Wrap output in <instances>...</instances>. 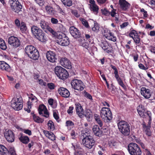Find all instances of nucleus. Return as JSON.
Returning <instances> with one entry per match:
<instances>
[{"instance_id":"f257e3e1","label":"nucleus","mask_w":155,"mask_h":155,"mask_svg":"<svg viewBox=\"0 0 155 155\" xmlns=\"http://www.w3.org/2000/svg\"><path fill=\"white\" fill-rule=\"evenodd\" d=\"M31 30L32 34L39 41L42 42L46 41V37L45 34L38 27L33 25L31 27Z\"/></svg>"},{"instance_id":"f03ea898","label":"nucleus","mask_w":155,"mask_h":155,"mask_svg":"<svg viewBox=\"0 0 155 155\" xmlns=\"http://www.w3.org/2000/svg\"><path fill=\"white\" fill-rule=\"evenodd\" d=\"M101 116L105 122L109 123L112 119L111 111L108 108H102L101 110Z\"/></svg>"},{"instance_id":"7ed1b4c3","label":"nucleus","mask_w":155,"mask_h":155,"mask_svg":"<svg viewBox=\"0 0 155 155\" xmlns=\"http://www.w3.org/2000/svg\"><path fill=\"white\" fill-rule=\"evenodd\" d=\"M54 71L57 76L61 80H64L67 78L69 76L68 72L61 66L56 67Z\"/></svg>"},{"instance_id":"20e7f679","label":"nucleus","mask_w":155,"mask_h":155,"mask_svg":"<svg viewBox=\"0 0 155 155\" xmlns=\"http://www.w3.org/2000/svg\"><path fill=\"white\" fill-rule=\"evenodd\" d=\"M117 125L120 131L124 135H128L130 133V126L126 122L121 121L118 123Z\"/></svg>"},{"instance_id":"39448f33","label":"nucleus","mask_w":155,"mask_h":155,"mask_svg":"<svg viewBox=\"0 0 155 155\" xmlns=\"http://www.w3.org/2000/svg\"><path fill=\"white\" fill-rule=\"evenodd\" d=\"M22 101V98L20 96L15 97L11 101V106L15 110H20L23 107Z\"/></svg>"},{"instance_id":"423d86ee","label":"nucleus","mask_w":155,"mask_h":155,"mask_svg":"<svg viewBox=\"0 0 155 155\" xmlns=\"http://www.w3.org/2000/svg\"><path fill=\"white\" fill-rule=\"evenodd\" d=\"M128 150L131 155H141V152L138 146L134 143H130L128 146Z\"/></svg>"},{"instance_id":"0eeeda50","label":"nucleus","mask_w":155,"mask_h":155,"mask_svg":"<svg viewBox=\"0 0 155 155\" xmlns=\"http://www.w3.org/2000/svg\"><path fill=\"white\" fill-rule=\"evenodd\" d=\"M56 38L58 39L57 42L59 45L63 46H67L69 44V38L64 33L59 32Z\"/></svg>"},{"instance_id":"6e6552de","label":"nucleus","mask_w":155,"mask_h":155,"mask_svg":"<svg viewBox=\"0 0 155 155\" xmlns=\"http://www.w3.org/2000/svg\"><path fill=\"white\" fill-rule=\"evenodd\" d=\"M85 134L82 140L83 145L89 149H91L94 145L95 141L93 137L90 135Z\"/></svg>"},{"instance_id":"1a4fd4ad","label":"nucleus","mask_w":155,"mask_h":155,"mask_svg":"<svg viewBox=\"0 0 155 155\" xmlns=\"http://www.w3.org/2000/svg\"><path fill=\"white\" fill-rule=\"evenodd\" d=\"M147 114L149 117V121L148 124L147 125L145 122H143L142 124L143 130L148 136H150L151 135V132L150 131V128L151 127V113L150 111H147Z\"/></svg>"},{"instance_id":"9d476101","label":"nucleus","mask_w":155,"mask_h":155,"mask_svg":"<svg viewBox=\"0 0 155 155\" xmlns=\"http://www.w3.org/2000/svg\"><path fill=\"white\" fill-rule=\"evenodd\" d=\"M71 84L72 88L78 91H82L84 87V85L82 81L77 79L73 80Z\"/></svg>"},{"instance_id":"9b49d317","label":"nucleus","mask_w":155,"mask_h":155,"mask_svg":"<svg viewBox=\"0 0 155 155\" xmlns=\"http://www.w3.org/2000/svg\"><path fill=\"white\" fill-rule=\"evenodd\" d=\"M8 43L11 46L14 48H17L19 47L21 44V42L18 38L14 36H11L8 39Z\"/></svg>"},{"instance_id":"f8f14e48","label":"nucleus","mask_w":155,"mask_h":155,"mask_svg":"<svg viewBox=\"0 0 155 155\" xmlns=\"http://www.w3.org/2000/svg\"><path fill=\"white\" fill-rule=\"evenodd\" d=\"M5 137L9 142H12L14 141L15 136L13 132L11 130H6L4 133Z\"/></svg>"},{"instance_id":"ddd939ff","label":"nucleus","mask_w":155,"mask_h":155,"mask_svg":"<svg viewBox=\"0 0 155 155\" xmlns=\"http://www.w3.org/2000/svg\"><path fill=\"white\" fill-rule=\"evenodd\" d=\"M140 92L141 95L146 99H148L150 98L152 94V93L150 90L145 87H142L141 88Z\"/></svg>"},{"instance_id":"4468645a","label":"nucleus","mask_w":155,"mask_h":155,"mask_svg":"<svg viewBox=\"0 0 155 155\" xmlns=\"http://www.w3.org/2000/svg\"><path fill=\"white\" fill-rule=\"evenodd\" d=\"M60 63L61 65L68 69H71L72 65L70 61L66 58H62L60 60Z\"/></svg>"},{"instance_id":"2eb2a0df","label":"nucleus","mask_w":155,"mask_h":155,"mask_svg":"<svg viewBox=\"0 0 155 155\" xmlns=\"http://www.w3.org/2000/svg\"><path fill=\"white\" fill-rule=\"evenodd\" d=\"M104 36L107 39L113 42H115L117 41L116 37L109 30H104Z\"/></svg>"},{"instance_id":"dca6fc26","label":"nucleus","mask_w":155,"mask_h":155,"mask_svg":"<svg viewBox=\"0 0 155 155\" xmlns=\"http://www.w3.org/2000/svg\"><path fill=\"white\" fill-rule=\"evenodd\" d=\"M38 111L39 114L40 115H42L44 117L48 118L49 116V114L48 110L45 107L44 104H41L39 105Z\"/></svg>"},{"instance_id":"f3484780","label":"nucleus","mask_w":155,"mask_h":155,"mask_svg":"<svg viewBox=\"0 0 155 155\" xmlns=\"http://www.w3.org/2000/svg\"><path fill=\"white\" fill-rule=\"evenodd\" d=\"M129 36L130 37L132 38L136 44L140 43V38L138 33L135 30L131 31L129 34Z\"/></svg>"},{"instance_id":"a211bd4d","label":"nucleus","mask_w":155,"mask_h":155,"mask_svg":"<svg viewBox=\"0 0 155 155\" xmlns=\"http://www.w3.org/2000/svg\"><path fill=\"white\" fill-rule=\"evenodd\" d=\"M46 57L48 61L52 63L55 62L57 60L55 53L53 51H48L46 53Z\"/></svg>"},{"instance_id":"6ab92c4d","label":"nucleus","mask_w":155,"mask_h":155,"mask_svg":"<svg viewBox=\"0 0 155 155\" xmlns=\"http://www.w3.org/2000/svg\"><path fill=\"white\" fill-rule=\"evenodd\" d=\"M119 5L120 8L124 11L126 10L130 6V4L125 0H119Z\"/></svg>"},{"instance_id":"aec40b11","label":"nucleus","mask_w":155,"mask_h":155,"mask_svg":"<svg viewBox=\"0 0 155 155\" xmlns=\"http://www.w3.org/2000/svg\"><path fill=\"white\" fill-rule=\"evenodd\" d=\"M70 32L72 36L74 38H78L80 37L81 34L78 29L74 26L70 28Z\"/></svg>"},{"instance_id":"412c9836","label":"nucleus","mask_w":155,"mask_h":155,"mask_svg":"<svg viewBox=\"0 0 155 155\" xmlns=\"http://www.w3.org/2000/svg\"><path fill=\"white\" fill-rule=\"evenodd\" d=\"M58 92L59 94L62 97L67 98L70 95V92L66 88L60 87L58 89Z\"/></svg>"},{"instance_id":"4be33fe9","label":"nucleus","mask_w":155,"mask_h":155,"mask_svg":"<svg viewBox=\"0 0 155 155\" xmlns=\"http://www.w3.org/2000/svg\"><path fill=\"white\" fill-rule=\"evenodd\" d=\"M75 108L77 114L79 117H81L84 114V111L81 104L79 103L76 104Z\"/></svg>"},{"instance_id":"5701e85b","label":"nucleus","mask_w":155,"mask_h":155,"mask_svg":"<svg viewBox=\"0 0 155 155\" xmlns=\"http://www.w3.org/2000/svg\"><path fill=\"white\" fill-rule=\"evenodd\" d=\"M137 110L139 116L142 117H144L146 113V109L144 106L141 104L139 105L137 107Z\"/></svg>"},{"instance_id":"b1692460","label":"nucleus","mask_w":155,"mask_h":155,"mask_svg":"<svg viewBox=\"0 0 155 155\" xmlns=\"http://www.w3.org/2000/svg\"><path fill=\"white\" fill-rule=\"evenodd\" d=\"M0 69L7 72H10L11 70L9 65L4 61H0Z\"/></svg>"},{"instance_id":"393cba45","label":"nucleus","mask_w":155,"mask_h":155,"mask_svg":"<svg viewBox=\"0 0 155 155\" xmlns=\"http://www.w3.org/2000/svg\"><path fill=\"white\" fill-rule=\"evenodd\" d=\"M93 131L94 134L97 136H101L102 133V131L99 128L97 125H94L93 127Z\"/></svg>"},{"instance_id":"a878e982","label":"nucleus","mask_w":155,"mask_h":155,"mask_svg":"<svg viewBox=\"0 0 155 155\" xmlns=\"http://www.w3.org/2000/svg\"><path fill=\"white\" fill-rule=\"evenodd\" d=\"M43 132L45 136L51 140L54 141L55 140V135L53 133L47 130H44Z\"/></svg>"},{"instance_id":"bb28decb","label":"nucleus","mask_w":155,"mask_h":155,"mask_svg":"<svg viewBox=\"0 0 155 155\" xmlns=\"http://www.w3.org/2000/svg\"><path fill=\"white\" fill-rule=\"evenodd\" d=\"M101 46L104 50H106V52L109 53L110 51L109 50H107L109 46L108 43L106 41H103L101 44Z\"/></svg>"},{"instance_id":"cd10ccee","label":"nucleus","mask_w":155,"mask_h":155,"mask_svg":"<svg viewBox=\"0 0 155 155\" xmlns=\"http://www.w3.org/2000/svg\"><path fill=\"white\" fill-rule=\"evenodd\" d=\"M39 57V52L37 49H36L32 53L31 55H30L29 57L31 59L36 60L38 59Z\"/></svg>"},{"instance_id":"c85d7f7f","label":"nucleus","mask_w":155,"mask_h":155,"mask_svg":"<svg viewBox=\"0 0 155 155\" xmlns=\"http://www.w3.org/2000/svg\"><path fill=\"white\" fill-rule=\"evenodd\" d=\"M19 139L20 141L24 144L28 143L29 141V139L27 136L21 135Z\"/></svg>"},{"instance_id":"c756f323","label":"nucleus","mask_w":155,"mask_h":155,"mask_svg":"<svg viewBox=\"0 0 155 155\" xmlns=\"http://www.w3.org/2000/svg\"><path fill=\"white\" fill-rule=\"evenodd\" d=\"M22 8V6L19 2L12 8V10L15 12L18 13L20 12L21 11Z\"/></svg>"},{"instance_id":"7c9ffc66","label":"nucleus","mask_w":155,"mask_h":155,"mask_svg":"<svg viewBox=\"0 0 155 155\" xmlns=\"http://www.w3.org/2000/svg\"><path fill=\"white\" fill-rule=\"evenodd\" d=\"M33 118L34 121L38 123H41L44 121L43 119L40 118L39 116L35 114L33 115Z\"/></svg>"},{"instance_id":"2f4dec72","label":"nucleus","mask_w":155,"mask_h":155,"mask_svg":"<svg viewBox=\"0 0 155 155\" xmlns=\"http://www.w3.org/2000/svg\"><path fill=\"white\" fill-rule=\"evenodd\" d=\"M39 24L41 28L45 30H46L47 27L49 26L48 23L44 20L41 21Z\"/></svg>"},{"instance_id":"473e14b6","label":"nucleus","mask_w":155,"mask_h":155,"mask_svg":"<svg viewBox=\"0 0 155 155\" xmlns=\"http://www.w3.org/2000/svg\"><path fill=\"white\" fill-rule=\"evenodd\" d=\"M79 41L80 44L82 46L85 48L88 49L89 48V45L87 42H85L84 39H81Z\"/></svg>"},{"instance_id":"72a5a7b5","label":"nucleus","mask_w":155,"mask_h":155,"mask_svg":"<svg viewBox=\"0 0 155 155\" xmlns=\"http://www.w3.org/2000/svg\"><path fill=\"white\" fill-rule=\"evenodd\" d=\"M45 10L49 14L52 15L54 13V8L50 6L47 5L46 6Z\"/></svg>"},{"instance_id":"f704fd0d","label":"nucleus","mask_w":155,"mask_h":155,"mask_svg":"<svg viewBox=\"0 0 155 155\" xmlns=\"http://www.w3.org/2000/svg\"><path fill=\"white\" fill-rule=\"evenodd\" d=\"M48 128L49 130H54L55 129V126L53 122L51 120H49L47 123Z\"/></svg>"},{"instance_id":"c9c22d12","label":"nucleus","mask_w":155,"mask_h":155,"mask_svg":"<svg viewBox=\"0 0 155 155\" xmlns=\"http://www.w3.org/2000/svg\"><path fill=\"white\" fill-rule=\"evenodd\" d=\"M7 152L9 153L11 155H17L14 148L12 146L8 147Z\"/></svg>"},{"instance_id":"e433bc0d","label":"nucleus","mask_w":155,"mask_h":155,"mask_svg":"<svg viewBox=\"0 0 155 155\" xmlns=\"http://www.w3.org/2000/svg\"><path fill=\"white\" fill-rule=\"evenodd\" d=\"M7 48L5 41L2 38L0 39V48L3 50H5Z\"/></svg>"},{"instance_id":"4c0bfd02","label":"nucleus","mask_w":155,"mask_h":155,"mask_svg":"<svg viewBox=\"0 0 155 155\" xmlns=\"http://www.w3.org/2000/svg\"><path fill=\"white\" fill-rule=\"evenodd\" d=\"M90 7L91 10L94 13L97 14L98 13L99 8L96 5H90Z\"/></svg>"},{"instance_id":"58836bf2","label":"nucleus","mask_w":155,"mask_h":155,"mask_svg":"<svg viewBox=\"0 0 155 155\" xmlns=\"http://www.w3.org/2000/svg\"><path fill=\"white\" fill-rule=\"evenodd\" d=\"M74 125V123L71 120H67L66 122L65 126L68 129H71V128H73Z\"/></svg>"},{"instance_id":"ea45409f","label":"nucleus","mask_w":155,"mask_h":155,"mask_svg":"<svg viewBox=\"0 0 155 155\" xmlns=\"http://www.w3.org/2000/svg\"><path fill=\"white\" fill-rule=\"evenodd\" d=\"M19 3L18 0H9V3L12 9Z\"/></svg>"},{"instance_id":"a19ab883","label":"nucleus","mask_w":155,"mask_h":155,"mask_svg":"<svg viewBox=\"0 0 155 155\" xmlns=\"http://www.w3.org/2000/svg\"><path fill=\"white\" fill-rule=\"evenodd\" d=\"M20 28L21 31L22 33L25 32L27 30V28L26 24L23 22H22L21 23Z\"/></svg>"},{"instance_id":"79ce46f5","label":"nucleus","mask_w":155,"mask_h":155,"mask_svg":"<svg viewBox=\"0 0 155 155\" xmlns=\"http://www.w3.org/2000/svg\"><path fill=\"white\" fill-rule=\"evenodd\" d=\"M61 1L65 5L68 7L71 6L72 4L71 0H61Z\"/></svg>"},{"instance_id":"37998d69","label":"nucleus","mask_w":155,"mask_h":155,"mask_svg":"<svg viewBox=\"0 0 155 155\" xmlns=\"http://www.w3.org/2000/svg\"><path fill=\"white\" fill-rule=\"evenodd\" d=\"M46 30H48L49 32L52 34L54 36H55L56 38L57 37V35L59 32H56L53 29L49 26Z\"/></svg>"},{"instance_id":"c03bdc74","label":"nucleus","mask_w":155,"mask_h":155,"mask_svg":"<svg viewBox=\"0 0 155 155\" xmlns=\"http://www.w3.org/2000/svg\"><path fill=\"white\" fill-rule=\"evenodd\" d=\"M8 151V149L5 146L0 145V151L3 154H6Z\"/></svg>"},{"instance_id":"a18cd8bd","label":"nucleus","mask_w":155,"mask_h":155,"mask_svg":"<svg viewBox=\"0 0 155 155\" xmlns=\"http://www.w3.org/2000/svg\"><path fill=\"white\" fill-rule=\"evenodd\" d=\"M33 49H35V47L33 46L30 45L27 46L25 49L26 53L27 54L32 50Z\"/></svg>"},{"instance_id":"49530a36","label":"nucleus","mask_w":155,"mask_h":155,"mask_svg":"<svg viewBox=\"0 0 155 155\" xmlns=\"http://www.w3.org/2000/svg\"><path fill=\"white\" fill-rule=\"evenodd\" d=\"M117 144V142L114 140H110L108 141V145L111 148H114L116 147Z\"/></svg>"},{"instance_id":"de8ad7c7","label":"nucleus","mask_w":155,"mask_h":155,"mask_svg":"<svg viewBox=\"0 0 155 155\" xmlns=\"http://www.w3.org/2000/svg\"><path fill=\"white\" fill-rule=\"evenodd\" d=\"M31 103V102L28 100L27 103L28 107L27 108H25V111H27L28 113L31 112V110L30 109L31 107V105L32 104Z\"/></svg>"},{"instance_id":"09e8293b","label":"nucleus","mask_w":155,"mask_h":155,"mask_svg":"<svg viewBox=\"0 0 155 155\" xmlns=\"http://www.w3.org/2000/svg\"><path fill=\"white\" fill-rule=\"evenodd\" d=\"M29 101L31 102H36L37 101V98L32 94H31L28 97Z\"/></svg>"},{"instance_id":"8fccbe9b","label":"nucleus","mask_w":155,"mask_h":155,"mask_svg":"<svg viewBox=\"0 0 155 155\" xmlns=\"http://www.w3.org/2000/svg\"><path fill=\"white\" fill-rule=\"evenodd\" d=\"M99 25L98 24L94 23V26L92 28V29L93 31L97 32L99 31Z\"/></svg>"},{"instance_id":"3c124183","label":"nucleus","mask_w":155,"mask_h":155,"mask_svg":"<svg viewBox=\"0 0 155 155\" xmlns=\"http://www.w3.org/2000/svg\"><path fill=\"white\" fill-rule=\"evenodd\" d=\"M117 80L119 84L124 89H126V86L124 84L120 78L117 79Z\"/></svg>"},{"instance_id":"603ef678","label":"nucleus","mask_w":155,"mask_h":155,"mask_svg":"<svg viewBox=\"0 0 155 155\" xmlns=\"http://www.w3.org/2000/svg\"><path fill=\"white\" fill-rule=\"evenodd\" d=\"M139 68L143 70H146L148 69V67L146 65V66H144L143 64H140L138 65Z\"/></svg>"},{"instance_id":"864d4df0","label":"nucleus","mask_w":155,"mask_h":155,"mask_svg":"<svg viewBox=\"0 0 155 155\" xmlns=\"http://www.w3.org/2000/svg\"><path fill=\"white\" fill-rule=\"evenodd\" d=\"M83 151L82 149H81L75 151L74 155H83Z\"/></svg>"},{"instance_id":"5fc2aeb1","label":"nucleus","mask_w":155,"mask_h":155,"mask_svg":"<svg viewBox=\"0 0 155 155\" xmlns=\"http://www.w3.org/2000/svg\"><path fill=\"white\" fill-rule=\"evenodd\" d=\"M82 24L84 25L86 27H88L89 25L87 22L84 19H82V18L80 19Z\"/></svg>"},{"instance_id":"6e6d98bb","label":"nucleus","mask_w":155,"mask_h":155,"mask_svg":"<svg viewBox=\"0 0 155 155\" xmlns=\"http://www.w3.org/2000/svg\"><path fill=\"white\" fill-rule=\"evenodd\" d=\"M75 131L74 130H72L71 132V136L72 137V138L73 139H75L76 137V136L77 134Z\"/></svg>"},{"instance_id":"4d7b16f0","label":"nucleus","mask_w":155,"mask_h":155,"mask_svg":"<svg viewBox=\"0 0 155 155\" xmlns=\"http://www.w3.org/2000/svg\"><path fill=\"white\" fill-rule=\"evenodd\" d=\"M23 131L24 133L29 136L31 135L32 134L31 130L28 129H24Z\"/></svg>"},{"instance_id":"13d9d810","label":"nucleus","mask_w":155,"mask_h":155,"mask_svg":"<svg viewBox=\"0 0 155 155\" xmlns=\"http://www.w3.org/2000/svg\"><path fill=\"white\" fill-rule=\"evenodd\" d=\"M15 24L16 26L18 28H20V25H21L20 22L18 19H16L15 21Z\"/></svg>"},{"instance_id":"bf43d9fd","label":"nucleus","mask_w":155,"mask_h":155,"mask_svg":"<svg viewBox=\"0 0 155 155\" xmlns=\"http://www.w3.org/2000/svg\"><path fill=\"white\" fill-rule=\"evenodd\" d=\"M57 9L60 14L62 15H64L65 14L63 10L60 8L59 6H57Z\"/></svg>"},{"instance_id":"052dcab7","label":"nucleus","mask_w":155,"mask_h":155,"mask_svg":"<svg viewBox=\"0 0 155 155\" xmlns=\"http://www.w3.org/2000/svg\"><path fill=\"white\" fill-rule=\"evenodd\" d=\"M53 115L55 119L57 121H59V117L58 116V114L55 112H53Z\"/></svg>"},{"instance_id":"680f3d73","label":"nucleus","mask_w":155,"mask_h":155,"mask_svg":"<svg viewBox=\"0 0 155 155\" xmlns=\"http://www.w3.org/2000/svg\"><path fill=\"white\" fill-rule=\"evenodd\" d=\"M51 21L53 24H57L58 22V19L54 18H51Z\"/></svg>"},{"instance_id":"e2e57ef3","label":"nucleus","mask_w":155,"mask_h":155,"mask_svg":"<svg viewBox=\"0 0 155 155\" xmlns=\"http://www.w3.org/2000/svg\"><path fill=\"white\" fill-rule=\"evenodd\" d=\"M116 10L115 9H113L110 12V14L112 17H115V15L116 14Z\"/></svg>"},{"instance_id":"0e129e2a","label":"nucleus","mask_w":155,"mask_h":155,"mask_svg":"<svg viewBox=\"0 0 155 155\" xmlns=\"http://www.w3.org/2000/svg\"><path fill=\"white\" fill-rule=\"evenodd\" d=\"M36 2L40 5L42 6L44 4L43 0H35Z\"/></svg>"},{"instance_id":"69168bd1","label":"nucleus","mask_w":155,"mask_h":155,"mask_svg":"<svg viewBox=\"0 0 155 155\" xmlns=\"http://www.w3.org/2000/svg\"><path fill=\"white\" fill-rule=\"evenodd\" d=\"M140 11L141 12H143V16L144 17H147V12L144 9L142 8L140 10Z\"/></svg>"},{"instance_id":"338daca9","label":"nucleus","mask_w":155,"mask_h":155,"mask_svg":"<svg viewBox=\"0 0 155 155\" xmlns=\"http://www.w3.org/2000/svg\"><path fill=\"white\" fill-rule=\"evenodd\" d=\"M48 87L51 89H53L54 88V86L53 84L52 83H49L48 84Z\"/></svg>"},{"instance_id":"774afa93","label":"nucleus","mask_w":155,"mask_h":155,"mask_svg":"<svg viewBox=\"0 0 155 155\" xmlns=\"http://www.w3.org/2000/svg\"><path fill=\"white\" fill-rule=\"evenodd\" d=\"M102 12L103 14L105 15H107L110 14V12L105 9L102 10Z\"/></svg>"}]
</instances>
